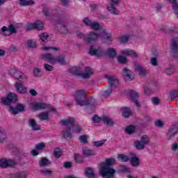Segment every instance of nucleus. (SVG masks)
Returning <instances> with one entry per match:
<instances>
[{
  "mask_svg": "<svg viewBox=\"0 0 178 178\" xmlns=\"http://www.w3.org/2000/svg\"><path fill=\"white\" fill-rule=\"evenodd\" d=\"M88 91L79 90L75 92V101L79 106H95L97 100L94 98L87 99Z\"/></svg>",
  "mask_w": 178,
  "mask_h": 178,
  "instance_id": "f257e3e1",
  "label": "nucleus"
},
{
  "mask_svg": "<svg viewBox=\"0 0 178 178\" xmlns=\"http://www.w3.org/2000/svg\"><path fill=\"white\" fill-rule=\"evenodd\" d=\"M115 163H116L115 159H108L104 163H102L99 169L100 176L103 178H113L116 170L110 166L115 165Z\"/></svg>",
  "mask_w": 178,
  "mask_h": 178,
  "instance_id": "f03ea898",
  "label": "nucleus"
},
{
  "mask_svg": "<svg viewBox=\"0 0 178 178\" xmlns=\"http://www.w3.org/2000/svg\"><path fill=\"white\" fill-rule=\"evenodd\" d=\"M89 54L90 55L95 56H104V55H107L111 58H115L117 55L116 50L114 48H108L107 51H105L102 47L96 49L92 46L90 48Z\"/></svg>",
  "mask_w": 178,
  "mask_h": 178,
  "instance_id": "7ed1b4c3",
  "label": "nucleus"
},
{
  "mask_svg": "<svg viewBox=\"0 0 178 178\" xmlns=\"http://www.w3.org/2000/svg\"><path fill=\"white\" fill-rule=\"evenodd\" d=\"M76 122V120L74 118L68 117L67 119H63L60 120L61 126H65V129L63 131V136L66 140H70L72 138V127Z\"/></svg>",
  "mask_w": 178,
  "mask_h": 178,
  "instance_id": "20e7f679",
  "label": "nucleus"
},
{
  "mask_svg": "<svg viewBox=\"0 0 178 178\" xmlns=\"http://www.w3.org/2000/svg\"><path fill=\"white\" fill-rule=\"evenodd\" d=\"M77 36L79 37V38H83L85 42L88 43L96 41V40H98V38H99L100 37L99 34L92 31L89 32V33L88 34V38H86V35H84V34H83L82 33H77Z\"/></svg>",
  "mask_w": 178,
  "mask_h": 178,
  "instance_id": "39448f33",
  "label": "nucleus"
},
{
  "mask_svg": "<svg viewBox=\"0 0 178 178\" xmlns=\"http://www.w3.org/2000/svg\"><path fill=\"white\" fill-rule=\"evenodd\" d=\"M120 3L119 0H108V5L107 9L112 15H119V10L116 8L118 5Z\"/></svg>",
  "mask_w": 178,
  "mask_h": 178,
  "instance_id": "423d86ee",
  "label": "nucleus"
},
{
  "mask_svg": "<svg viewBox=\"0 0 178 178\" xmlns=\"http://www.w3.org/2000/svg\"><path fill=\"white\" fill-rule=\"evenodd\" d=\"M17 33V30L13 24H10L8 26H3L0 31V34L4 37L6 35H12V34H16Z\"/></svg>",
  "mask_w": 178,
  "mask_h": 178,
  "instance_id": "0eeeda50",
  "label": "nucleus"
},
{
  "mask_svg": "<svg viewBox=\"0 0 178 178\" xmlns=\"http://www.w3.org/2000/svg\"><path fill=\"white\" fill-rule=\"evenodd\" d=\"M178 131V122L172 124V126L169 129L167 134V140H171L176 136Z\"/></svg>",
  "mask_w": 178,
  "mask_h": 178,
  "instance_id": "6e6552de",
  "label": "nucleus"
},
{
  "mask_svg": "<svg viewBox=\"0 0 178 178\" xmlns=\"http://www.w3.org/2000/svg\"><path fill=\"white\" fill-rule=\"evenodd\" d=\"M17 101V96L15 93H10L7 97L1 99L3 105H10V102Z\"/></svg>",
  "mask_w": 178,
  "mask_h": 178,
  "instance_id": "1a4fd4ad",
  "label": "nucleus"
},
{
  "mask_svg": "<svg viewBox=\"0 0 178 178\" xmlns=\"http://www.w3.org/2000/svg\"><path fill=\"white\" fill-rule=\"evenodd\" d=\"M34 29L35 30L41 31L42 30H44L45 27L43 23H32L26 26L27 31H30V30H33Z\"/></svg>",
  "mask_w": 178,
  "mask_h": 178,
  "instance_id": "9d476101",
  "label": "nucleus"
},
{
  "mask_svg": "<svg viewBox=\"0 0 178 178\" xmlns=\"http://www.w3.org/2000/svg\"><path fill=\"white\" fill-rule=\"evenodd\" d=\"M130 99L131 101L134 102V104L136 105V106L140 107V102H138V92H137L136 90H131L129 92Z\"/></svg>",
  "mask_w": 178,
  "mask_h": 178,
  "instance_id": "9b49d317",
  "label": "nucleus"
},
{
  "mask_svg": "<svg viewBox=\"0 0 178 178\" xmlns=\"http://www.w3.org/2000/svg\"><path fill=\"white\" fill-rule=\"evenodd\" d=\"M25 108L26 107L23 104H18L16 106V108H13L12 106H9L8 111L13 115H17L19 112L24 111Z\"/></svg>",
  "mask_w": 178,
  "mask_h": 178,
  "instance_id": "f8f14e48",
  "label": "nucleus"
},
{
  "mask_svg": "<svg viewBox=\"0 0 178 178\" xmlns=\"http://www.w3.org/2000/svg\"><path fill=\"white\" fill-rule=\"evenodd\" d=\"M47 104L42 102H34L31 104V108L34 112L46 109Z\"/></svg>",
  "mask_w": 178,
  "mask_h": 178,
  "instance_id": "ddd939ff",
  "label": "nucleus"
},
{
  "mask_svg": "<svg viewBox=\"0 0 178 178\" xmlns=\"http://www.w3.org/2000/svg\"><path fill=\"white\" fill-rule=\"evenodd\" d=\"M103 34L102 35V41L105 44H112V35L110 33L106 32V31H102Z\"/></svg>",
  "mask_w": 178,
  "mask_h": 178,
  "instance_id": "4468645a",
  "label": "nucleus"
},
{
  "mask_svg": "<svg viewBox=\"0 0 178 178\" xmlns=\"http://www.w3.org/2000/svg\"><path fill=\"white\" fill-rule=\"evenodd\" d=\"M94 74V70L90 67H85L84 72L80 73L79 76H81L82 79H90Z\"/></svg>",
  "mask_w": 178,
  "mask_h": 178,
  "instance_id": "2eb2a0df",
  "label": "nucleus"
},
{
  "mask_svg": "<svg viewBox=\"0 0 178 178\" xmlns=\"http://www.w3.org/2000/svg\"><path fill=\"white\" fill-rule=\"evenodd\" d=\"M16 162L13 160H7L6 159H1L0 160L1 168H8V166H15Z\"/></svg>",
  "mask_w": 178,
  "mask_h": 178,
  "instance_id": "dca6fc26",
  "label": "nucleus"
},
{
  "mask_svg": "<svg viewBox=\"0 0 178 178\" xmlns=\"http://www.w3.org/2000/svg\"><path fill=\"white\" fill-rule=\"evenodd\" d=\"M42 59L43 60H45L46 62H49L50 63H52V64L56 63V62H58L56 58H54V56H52V54L49 53L42 54Z\"/></svg>",
  "mask_w": 178,
  "mask_h": 178,
  "instance_id": "f3484780",
  "label": "nucleus"
},
{
  "mask_svg": "<svg viewBox=\"0 0 178 178\" xmlns=\"http://www.w3.org/2000/svg\"><path fill=\"white\" fill-rule=\"evenodd\" d=\"M122 76H124L126 80H134L133 72L127 68H124L122 70Z\"/></svg>",
  "mask_w": 178,
  "mask_h": 178,
  "instance_id": "a211bd4d",
  "label": "nucleus"
},
{
  "mask_svg": "<svg viewBox=\"0 0 178 178\" xmlns=\"http://www.w3.org/2000/svg\"><path fill=\"white\" fill-rule=\"evenodd\" d=\"M171 49L174 53L175 56H178V38H175L172 40Z\"/></svg>",
  "mask_w": 178,
  "mask_h": 178,
  "instance_id": "6ab92c4d",
  "label": "nucleus"
},
{
  "mask_svg": "<svg viewBox=\"0 0 178 178\" xmlns=\"http://www.w3.org/2000/svg\"><path fill=\"white\" fill-rule=\"evenodd\" d=\"M15 87L19 94H26L27 88L24 87V85H23V83L17 82L15 84Z\"/></svg>",
  "mask_w": 178,
  "mask_h": 178,
  "instance_id": "aec40b11",
  "label": "nucleus"
},
{
  "mask_svg": "<svg viewBox=\"0 0 178 178\" xmlns=\"http://www.w3.org/2000/svg\"><path fill=\"white\" fill-rule=\"evenodd\" d=\"M135 69L138 72L140 76H147V73H148L147 69L143 67L141 64H136Z\"/></svg>",
  "mask_w": 178,
  "mask_h": 178,
  "instance_id": "412c9836",
  "label": "nucleus"
},
{
  "mask_svg": "<svg viewBox=\"0 0 178 178\" xmlns=\"http://www.w3.org/2000/svg\"><path fill=\"white\" fill-rule=\"evenodd\" d=\"M108 86L111 88H113V87H118V86L119 85V81L115 76H109L108 78Z\"/></svg>",
  "mask_w": 178,
  "mask_h": 178,
  "instance_id": "4be33fe9",
  "label": "nucleus"
},
{
  "mask_svg": "<svg viewBox=\"0 0 178 178\" xmlns=\"http://www.w3.org/2000/svg\"><path fill=\"white\" fill-rule=\"evenodd\" d=\"M102 121L106 124V126H109L110 127H112V126L115 124V121H113V119L108 116L102 117Z\"/></svg>",
  "mask_w": 178,
  "mask_h": 178,
  "instance_id": "5701e85b",
  "label": "nucleus"
},
{
  "mask_svg": "<svg viewBox=\"0 0 178 178\" xmlns=\"http://www.w3.org/2000/svg\"><path fill=\"white\" fill-rule=\"evenodd\" d=\"M29 127H31L33 131H37L41 129L40 125L37 124V122H35V120L34 119H29Z\"/></svg>",
  "mask_w": 178,
  "mask_h": 178,
  "instance_id": "b1692460",
  "label": "nucleus"
},
{
  "mask_svg": "<svg viewBox=\"0 0 178 178\" xmlns=\"http://www.w3.org/2000/svg\"><path fill=\"white\" fill-rule=\"evenodd\" d=\"M121 54L126 56H131L132 58H137V53L133 50L125 49L121 50Z\"/></svg>",
  "mask_w": 178,
  "mask_h": 178,
  "instance_id": "393cba45",
  "label": "nucleus"
},
{
  "mask_svg": "<svg viewBox=\"0 0 178 178\" xmlns=\"http://www.w3.org/2000/svg\"><path fill=\"white\" fill-rule=\"evenodd\" d=\"M129 162L134 168H137L140 166V159H138V157L136 156H132L129 159Z\"/></svg>",
  "mask_w": 178,
  "mask_h": 178,
  "instance_id": "a878e982",
  "label": "nucleus"
},
{
  "mask_svg": "<svg viewBox=\"0 0 178 178\" xmlns=\"http://www.w3.org/2000/svg\"><path fill=\"white\" fill-rule=\"evenodd\" d=\"M86 177L88 178H95V173L94 172V170L91 168H86L85 169Z\"/></svg>",
  "mask_w": 178,
  "mask_h": 178,
  "instance_id": "bb28decb",
  "label": "nucleus"
},
{
  "mask_svg": "<svg viewBox=\"0 0 178 178\" xmlns=\"http://www.w3.org/2000/svg\"><path fill=\"white\" fill-rule=\"evenodd\" d=\"M27 177V172L22 171L19 172H17L11 175V178H26Z\"/></svg>",
  "mask_w": 178,
  "mask_h": 178,
  "instance_id": "cd10ccee",
  "label": "nucleus"
},
{
  "mask_svg": "<svg viewBox=\"0 0 178 178\" xmlns=\"http://www.w3.org/2000/svg\"><path fill=\"white\" fill-rule=\"evenodd\" d=\"M56 27H57V30H58L60 33H66L68 31L67 28H66V26H65V24L62 23H58L56 24Z\"/></svg>",
  "mask_w": 178,
  "mask_h": 178,
  "instance_id": "c85d7f7f",
  "label": "nucleus"
},
{
  "mask_svg": "<svg viewBox=\"0 0 178 178\" xmlns=\"http://www.w3.org/2000/svg\"><path fill=\"white\" fill-rule=\"evenodd\" d=\"M81 130V127L78 124H76V122H74L73 126L71 127L70 133H80Z\"/></svg>",
  "mask_w": 178,
  "mask_h": 178,
  "instance_id": "c756f323",
  "label": "nucleus"
},
{
  "mask_svg": "<svg viewBox=\"0 0 178 178\" xmlns=\"http://www.w3.org/2000/svg\"><path fill=\"white\" fill-rule=\"evenodd\" d=\"M121 111L124 118H129L131 115V111L127 107H122Z\"/></svg>",
  "mask_w": 178,
  "mask_h": 178,
  "instance_id": "7c9ffc66",
  "label": "nucleus"
},
{
  "mask_svg": "<svg viewBox=\"0 0 178 178\" xmlns=\"http://www.w3.org/2000/svg\"><path fill=\"white\" fill-rule=\"evenodd\" d=\"M134 147L136 149L141 150L145 148V145H144L140 140H136L134 143Z\"/></svg>",
  "mask_w": 178,
  "mask_h": 178,
  "instance_id": "2f4dec72",
  "label": "nucleus"
},
{
  "mask_svg": "<svg viewBox=\"0 0 178 178\" xmlns=\"http://www.w3.org/2000/svg\"><path fill=\"white\" fill-rule=\"evenodd\" d=\"M83 154L85 156H91L94 155H97V153L91 149L88 148H84L83 150Z\"/></svg>",
  "mask_w": 178,
  "mask_h": 178,
  "instance_id": "473e14b6",
  "label": "nucleus"
},
{
  "mask_svg": "<svg viewBox=\"0 0 178 178\" xmlns=\"http://www.w3.org/2000/svg\"><path fill=\"white\" fill-rule=\"evenodd\" d=\"M164 73L167 74V76H170V74H173L175 73V66L170 65L168 67L164 69Z\"/></svg>",
  "mask_w": 178,
  "mask_h": 178,
  "instance_id": "72a5a7b5",
  "label": "nucleus"
},
{
  "mask_svg": "<svg viewBox=\"0 0 178 178\" xmlns=\"http://www.w3.org/2000/svg\"><path fill=\"white\" fill-rule=\"evenodd\" d=\"M39 37H40L41 41H42V42L47 43V42H48V40L49 38V35L48 34V33L44 32V33H40Z\"/></svg>",
  "mask_w": 178,
  "mask_h": 178,
  "instance_id": "f704fd0d",
  "label": "nucleus"
},
{
  "mask_svg": "<svg viewBox=\"0 0 178 178\" xmlns=\"http://www.w3.org/2000/svg\"><path fill=\"white\" fill-rule=\"evenodd\" d=\"M14 77L17 79V80H22L23 79H27V76L20 71H17L14 73Z\"/></svg>",
  "mask_w": 178,
  "mask_h": 178,
  "instance_id": "c9c22d12",
  "label": "nucleus"
},
{
  "mask_svg": "<svg viewBox=\"0 0 178 178\" xmlns=\"http://www.w3.org/2000/svg\"><path fill=\"white\" fill-rule=\"evenodd\" d=\"M168 2H170V3H173L172 9L178 19V6H177V3H176L177 0H168Z\"/></svg>",
  "mask_w": 178,
  "mask_h": 178,
  "instance_id": "e433bc0d",
  "label": "nucleus"
},
{
  "mask_svg": "<svg viewBox=\"0 0 178 178\" xmlns=\"http://www.w3.org/2000/svg\"><path fill=\"white\" fill-rule=\"evenodd\" d=\"M87 27H91L92 30H99L101 26L98 23H86Z\"/></svg>",
  "mask_w": 178,
  "mask_h": 178,
  "instance_id": "4c0bfd02",
  "label": "nucleus"
},
{
  "mask_svg": "<svg viewBox=\"0 0 178 178\" xmlns=\"http://www.w3.org/2000/svg\"><path fill=\"white\" fill-rule=\"evenodd\" d=\"M38 118L40 120H48L49 119V114L48 112L40 113L38 115Z\"/></svg>",
  "mask_w": 178,
  "mask_h": 178,
  "instance_id": "58836bf2",
  "label": "nucleus"
},
{
  "mask_svg": "<svg viewBox=\"0 0 178 178\" xmlns=\"http://www.w3.org/2000/svg\"><path fill=\"white\" fill-rule=\"evenodd\" d=\"M144 145H148L149 144V137L147 135H143L140 138V140Z\"/></svg>",
  "mask_w": 178,
  "mask_h": 178,
  "instance_id": "ea45409f",
  "label": "nucleus"
},
{
  "mask_svg": "<svg viewBox=\"0 0 178 178\" xmlns=\"http://www.w3.org/2000/svg\"><path fill=\"white\" fill-rule=\"evenodd\" d=\"M136 131V127L134 125H129L125 129V133L127 134H133Z\"/></svg>",
  "mask_w": 178,
  "mask_h": 178,
  "instance_id": "a19ab883",
  "label": "nucleus"
},
{
  "mask_svg": "<svg viewBox=\"0 0 178 178\" xmlns=\"http://www.w3.org/2000/svg\"><path fill=\"white\" fill-rule=\"evenodd\" d=\"M40 166H48V165H51V162H49V160L47 158H42L39 161Z\"/></svg>",
  "mask_w": 178,
  "mask_h": 178,
  "instance_id": "79ce46f5",
  "label": "nucleus"
},
{
  "mask_svg": "<svg viewBox=\"0 0 178 178\" xmlns=\"http://www.w3.org/2000/svg\"><path fill=\"white\" fill-rule=\"evenodd\" d=\"M5 140H6V133L5 132V129L0 127V141L2 143Z\"/></svg>",
  "mask_w": 178,
  "mask_h": 178,
  "instance_id": "37998d69",
  "label": "nucleus"
},
{
  "mask_svg": "<svg viewBox=\"0 0 178 178\" xmlns=\"http://www.w3.org/2000/svg\"><path fill=\"white\" fill-rule=\"evenodd\" d=\"M19 5L20 6H27L29 5H33L34 3V1L33 0H19Z\"/></svg>",
  "mask_w": 178,
  "mask_h": 178,
  "instance_id": "c03bdc74",
  "label": "nucleus"
},
{
  "mask_svg": "<svg viewBox=\"0 0 178 178\" xmlns=\"http://www.w3.org/2000/svg\"><path fill=\"white\" fill-rule=\"evenodd\" d=\"M28 48H37V43L35 42V40L31 39L27 42Z\"/></svg>",
  "mask_w": 178,
  "mask_h": 178,
  "instance_id": "a18cd8bd",
  "label": "nucleus"
},
{
  "mask_svg": "<svg viewBox=\"0 0 178 178\" xmlns=\"http://www.w3.org/2000/svg\"><path fill=\"white\" fill-rule=\"evenodd\" d=\"M79 142L81 143V144H88V136L87 135H82L79 136Z\"/></svg>",
  "mask_w": 178,
  "mask_h": 178,
  "instance_id": "49530a36",
  "label": "nucleus"
},
{
  "mask_svg": "<svg viewBox=\"0 0 178 178\" xmlns=\"http://www.w3.org/2000/svg\"><path fill=\"white\" fill-rule=\"evenodd\" d=\"M118 159H119L122 162H129V161H130V159H129V156L124 154H118Z\"/></svg>",
  "mask_w": 178,
  "mask_h": 178,
  "instance_id": "de8ad7c7",
  "label": "nucleus"
},
{
  "mask_svg": "<svg viewBox=\"0 0 178 178\" xmlns=\"http://www.w3.org/2000/svg\"><path fill=\"white\" fill-rule=\"evenodd\" d=\"M74 161L76 163H83V156L76 153L74 154Z\"/></svg>",
  "mask_w": 178,
  "mask_h": 178,
  "instance_id": "09e8293b",
  "label": "nucleus"
},
{
  "mask_svg": "<svg viewBox=\"0 0 178 178\" xmlns=\"http://www.w3.org/2000/svg\"><path fill=\"white\" fill-rule=\"evenodd\" d=\"M117 59H118L119 63H122V65H124V63H126V62H127V58H126L123 56H118L117 57Z\"/></svg>",
  "mask_w": 178,
  "mask_h": 178,
  "instance_id": "8fccbe9b",
  "label": "nucleus"
},
{
  "mask_svg": "<svg viewBox=\"0 0 178 178\" xmlns=\"http://www.w3.org/2000/svg\"><path fill=\"white\" fill-rule=\"evenodd\" d=\"M105 143H106V140L96 141L93 142V145H95V147H102Z\"/></svg>",
  "mask_w": 178,
  "mask_h": 178,
  "instance_id": "3c124183",
  "label": "nucleus"
},
{
  "mask_svg": "<svg viewBox=\"0 0 178 178\" xmlns=\"http://www.w3.org/2000/svg\"><path fill=\"white\" fill-rule=\"evenodd\" d=\"M33 76L35 77H41V70L40 68H35L33 70Z\"/></svg>",
  "mask_w": 178,
  "mask_h": 178,
  "instance_id": "603ef678",
  "label": "nucleus"
},
{
  "mask_svg": "<svg viewBox=\"0 0 178 178\" xmlns=\"http://www.w3.org/2000/svg\"><path fill=\"white\" fill-rule=\"evenodd\" d=\"M113 88L111 87H109L107 90H105L103 93V97L106 98V97H109L111 94L112 93Z\"/></svg>",
  "mask_w": 178,
  "mask_h": 178,
  "instance_id": "864d4df0",
  "label": "nucleus"
},
{
  "mask_svg": "<svg viewBox=\"0 0 178 178\" xmlns=\"http://www.w3.org/2000/svg\"><path fill=\"white\" fill-rule=\"evenodd\" d=\"M54 155L56 158H60V155H62V152L58 148H56L54 151Z\"/></svg>",
  "mask_w": 178,
  "mask_h": 178,
  "instance_id": "5fc2aeb1",
  "label": "nucleus"
},
{
  "mask_svg": "<svg viewBox=\"0 0 178 178\" xmlns=\"http://www.w3.org/2000/svg\"><path fill=\"white\" fill-rule=\"evenodd\" d=\"M152 120L151 117L149 115H144L143 121L145 124H146V126H148V123Z\"/></svg>",
  "mask_w": 178,
  "mask_h": 178,
  "instance_id": "6e6d98bb",
  "label": "nucleus"
},
{
  "mask_svg": "<svg viewBox=\"0 0 178 178\" xmlns=\"http://www.w3.org/2000/svg\"><path fill=\"white\" fill-rule=\"evenodd\" d=\"M44 70H47V72H52L54 70V67L50 65L48 63L44 64Z\"/></svg>",
  "mask_w": 178,
  "mask_h": 178,
  "instance_id": "4d7b16f0",
  "label": "nucleus"
},
{
  "mask_svg": "<svg viewBox=\"0 0 178 178\" xmlns=\"http://www.w3.org/2000/svg\"><path fill=\"white\" fill-rule=\"evenodd\" d=\"M120 170L121 172H125L127 173H130V172H131L130 168H127V166H126V165H120Z\"/></svg>",
  "mask_w": 178,
  "mask_h": 178,
  "instance_id": "13d9d810",
  "label": "nucleus"
},
{
  "mask_svg": "<svg viewBox=\"0 0 178 178\" xmlns=\"http://www.w3.org/2000/svg\"><path fill=\"white\" fill-rule=\"evenodd\" d=\"M178 97V90H173L171 92V98L172 101H175V99H176V98H177Z\"/></svg>",
  "mask_w": 178,
  "mask_h": 178,
  "instance_id": "bf43d9fd",
  "label": "nucleus"
},
{
  "mask_svg": "<svg viewBox=\"0 0 178 178\" xmlns=\"http://www.w3.org/2000/svg\"><path fill=\"white\" fill-rule=\"evenodd\" d=\"M92 120L94 122V123H99V122H101V120H102V118L101 119V118H99L98 115H95Z\"/></svg>",
  "mask_w": 178,
  "mask_h": 178,
  "instance_id": "052dcab7",
  "label": "nucleus"
},
{
  "mask_svg": "<svg viewBox=\"0 0 178 178\" xmlns=\"http://www.w3.org/2000/svg\"><path fill=\"white\" fill-rule=\"evenodd\" d=\"M35 148L36 149H44V148H45V145L42 143H38L35 145Z\"/></svg>",
  "mask_w": 178,
  "mask_h": 178,
  "instance_id": "680f3d73",
  "label": "nucleus"
},
{
  "mask_svg": "<svg viewBox=\"0 0 178 178\" xmlns=\"http://www.w3.org/2000/svg\"><path fill=\"white\" fill-rule=\"evenodd\" d=\"M128 41H129V36H122L121 37L120 42H121L122 44H125V42H127Z\"/></svg>",
  "mask_w": 178,
  "mask_h": 178,
  "instance_id": "e2e57ef3",
  "label": "nucleus"
},
{
  "mask_svg": "<svg viewBox=\"0 0 178 178\" xmlns=\"http://www.w3.org/2000/svg\"><path fill=\"white\" fill-rule=\"evenodd\" d=\"M143 88H144V91H145V95H151V90H149L148 86H144Z\"/></svg>",
  "mask_w": 178,
  "mask_h": 178,
  "instance_id": "0e129e2a",
  "label": "nucleus"
},
{
  "mask_svg": "<svg viewBox=\"0 0 178 178\" xmlns=\"http://www.w3.org/2000/svg\"><path fill=\"white\" fill-rule=\"evenodd\" d=\"M70 73H72L73 74H77L79 72V67H73L70 70Z\"/></svg>",
  "mask_w": 178,
  "mask_h": 178,
  "instance_id": "69168bd1",
  "label": "nucleus"
},
{
  "mask_svg": "<svg viewBox=\"0 0 178 178\" xmlns=\"http://www.w3.org/2000/svg\"><path fill=\"white\" fill-rule=\"evenodd\" d=\"M57 62L60 63V65H65V57L64 56H60L56 59Z\"/></svg>",
  "mask_w": 178,
  "mask_h": 178,
  "instance_id": "338daca9",
  "label": "nucleus"
},
{
  "mask_svg": "<svg viewBox=\"0 0 178 178\" xmlns=\"http://www.w3.org/2000/svg\"><path fill=\"white\" fill-rule=\"evenodd\" d=\"M156 127H162L163 126V122L161 120H158L154 122Z\"/></svg>",
  "mask_w": 178,
  "mask_h": 178,
  "instance_id": "774afa93",
  "label": "nucleus"
}]
</instances>
